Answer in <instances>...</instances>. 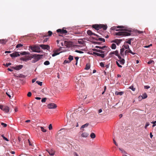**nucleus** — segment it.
<instances>
[{"label": "nucleus", "instance_id": "nucleus-1", "mask_svg": "<svg viewBox=\"0 0 156 156\" xmlns=\"http://www.w3.org/2000/svg\"><path fill=\"white\" fill-rule=\"evenodd\" d=\"M29 49L31 52L37 53L41 52L40 48L39 46L37 45L30 46Z\"/></svg>", "mask_w": 156, "mask_h": 156}, {"label": "nucleus", "instance_id": "nucleus-2", "mask_svg": "<svg viewBox=\"0 0 156 156\" xmlns=\"http://www.w3.org/2000/svg\"><path fill=\"white\" fill-rule=\"evenodd\" d=\"M42 56L43 55H42L34 54L32 55V56L31 57V58H34L35 59L36 61L34 62H35L40 59L42 57Z\"/></svg>", "mask_w": 156, "mask_h": 156}, {"label": "nucleus", "instance_id": "nucleus-3", "mask_svg": "<svg viewBox=\"0 0 156 156\" xmlns=\"http://www.w3.org/2000/svg\"><path fill=\"white\" fill-rule=\"evenodd\" d=\"M130 34L129 33L124 32H119L115 33V35L118 36H127L129 35Z\"/></svg>", "mask_w": 156, "mask_h": 156}, {"label": "nucleus", "instance_id": "nucleus-4", "mask_svg": "<svg viewBox=\"0 0 156 156\" xmlns=\"http://www.w3.org/2000/svg\"><path fill=\"white\" fill-rule=\"evenodd\" d=\"M57 107L56 105L54 103H50L47 105L48 108L49 109H55Z\"/></svg>", "mask_w": 156, "mask_h": 156}, {"label": "nucleus", "instance_id": "nucleus-5", "mask_svg": "<svg viewBox=\"0 0 156 156\" xmlns=\"http://www.w3.org/2000/svg\"><path fill=\"white\" fill-rule=\"evenodd\" d=\"M31 59V56H25L23 57H22L20 58V60L25 62H27L29 60Z\"/></svg>", "mask_w": 156, "mask_h": 156}, {"label": "nucleus", "instance_id": "nucleus-6", "mask_svg": "<svg viewBox=\"0 0 156 156\" xmlns=\"http://www.w3.org/2000/svg\"><path fill=\"white\" fill-rule=\"evenodd\" d=\"M39 47L44 50H49L50 49V47L48 45L40 44Z\"/></svg>", "mask_w": 156, "mask_h": 156}, {"label": "nucleus", "instance_id": "nucleus-7", "mask_svg": "<svg viewBox=\"0 0 156 156\" xmlns=\"http://www.w3.org/2000/svg\"><path fill=\"white\" fill-rule=\"evenodd\" d=\"M115 55L116 56H118L119 55V52L118 51L116 50L115 51H111L109 53V55H110V56L112 57L113 55Z\"/></svg>", "mask_w": 156, "mask_h": 156}, {"label": "nucleus", "instance_id": "nucleus-8", "mask_svg": "<svg viewBox=\"0 0 156 156\" xmlns=\"http://www.w3.org/2000/svg\"><path fill=\"white\" fill-rule=\"evenodd\" d=\"M82 81L81 80L79 79L77 81V86H79L80 87H81L82 88V87H85V85L83 83H81V82Z\"/></svg>", "mask_w": 156, "mask_h": 156}, {"label": "nucleus", "instance_id": "nucleus-9", "mask_svg": "<svg viewBox=\"0 0 156 156\" xmlns=\"http://www.w3.org/2000/svg\"><path fill=\"white\" fill-rule=\"evenodd\" d=\"M57 32L58 33H60L61 34H66L67 33V31L66 30L58 29L57 30Z\"/></svg>", "mask_w": 156, "mask_h": 156}, {"label": "nucleus", "instance_id": "nucleus-10", "mask_svg": "<svg viewBox=\"0 0 156 156\" xmlns=\"http://www.w3.org/2000/svg\"><path fill=\"white\" fill-rule=\"evenodd\" d=\"M10 55L12 57H16L20 56V55L19 52H16L11 54Z\"/></svg>", "mask_w": 156, "mask_h": 156}, {"label": "nucleus", "instance_id": "nucleus-11", "mask_svg": "<svg viewBox=\"0 0 156 156\" xmlns=\"http://www.w3.org/2000/svg\"><path fill=\"white\" fill-rule=\"evenodd\" d=\"M6 94L10 98H11V95H12V97H13V94H12V92L10 90H9V91H8L7 92H6Z\"/></svg>", "mask_w": 156, "mask_h": 156}, {"label": "nucleus", "instance_id": "nucleus-12", "mask_svg": "<svg viewBox=\"0 0 156 156\" xmlns=\"http://www.w3.org/2000/svg\"><path fill=\"white\" fill-rule=\"evenodd\" d=\"M128 53H129L131 54H132V55H135V53H134V52H133L130 49V48L129 49H127V50H126L125 51V55H126V54Z\"/></svg>", "mask_w": 156, "mask_h": 156}, {"label": "nucleus", "instance_id": "nucleus-13", "mask_svg": "<svg viewBox=\"0 0 156 156\" xmlns=\"http://www.w3.org/2000/svg\"><path fill=\"white\" fill-rule=\"evenodd\" d=\"M87 34L89 35H90V36H91L92 35H94L98 37H99V36L98 35L95 34H94V33H93L92 32V31L90 30H87Z\"/></svg>", "mask_w": 156, "mask_h": 156}, {"label": "nucleus", "instance_id": "nucleus-14", "mask_svg": "<svg viewBox=\"0 0 156 156\" xmlns=\"http://www.w3.org/2000/svg\"><path fill=\"white\" fill-rule=\"evenodd\" d=\"M23 66L22 65H19L16 66L15 67H13L12 68L16 70H19L23 68Z\"/></svg>", "mask_w": 156, "mask_h": 156}, {"label": "nucleus", "instance_id": "nucleus-15", "mask_svg": "<svg viewBox=\"0 0 156 156\" xmlns=\"http://www.w3.org/2000/svg\"><path fill=\"white\" fill-rule=\"evenodd\" d=\"M125 49H124V48H122L120 49V54L123 57H124V55H125Z\"/></svg>", "mask_w": 156, "mask_h": 156}, {"label": "nucleus", "instance_id": "nucleus-16", "mask_svg": "<svg viewBox=\"0 0 156 156\" xmlns=\"http://www.w3.org/2000/svg\"><path fill=\"white\" fill-rule=\"evenodd\" d=\"M2 110L6 113H8L9 110V108L7 106H4Z\"/></svg>", "mask_w": 156, "mask_h": 156}, {"label": "nucleus", "instance_id": "nucleus-17", "mask_svg": "<svg viewBox=\"0 0 156 156\" xmlns=\"http://www.w3.org/2000/svg\"><path fill=\"white\" fill-rule=\"evenodd\" d=\"M122 41V40L119 39H115L112 41V42L115 43L117 44V45H119Z\"/></svg>", "mask_w": 156, "mask_h": 156}, {"label": "nucleus", "instance_id": "nucleus-18", "mask_svg": "<svg viewBox=\"0 0 156 156\" xmlns=\"http://www.w3.org/2000/svg\"><path fill=\"white\" fill-rule=\"evenodd\" d=\"M48 152L49 153V154L51 155H54L55 154V151L52 149H50L47 150Z\"/></svg>", "mask_w": 156, "mask_h": 156}, {"label": "nucleus", "instance_id": "nucleus-19", "mask_svg": "<svg viewBox=\"0 0 156 156\" xmlns=\"http://www.w3.org/2000/svg\"><path fill=\"white\" fill-rule=\"evenodd\" d=\"M93 54L95 55H96L98 56L101 57L102 58H103L105 57V55L104 54H100L96 52H93Z\"/></svg>", "mask_w": 156, "mask_h": 156}, {"label": "nucleus", "instance_id": "nucleus-20", "mask_svg": "<svg viewBox=\"0 0 156 156\" xmlns=\"http://www.w3.org/2000/svg\"><path fill=\"white\" fill-rule=\"evenodd\" d=\"M93 27L95 28L97 30H99L100 29V24H95L93 25Z\"/></svg>", "mask_w": 156, "mask_h": 156}, {"label": "nucleus", "instance_id": "nucleus-21", "mask_svg": "<svg viewBox=\"0 0 156 156\" xmlns=\"http://www.w3.org/2000/svg\"><path fill=\"white\" fill-rule=\"evenodd\" d=\"M122 28V27L121 26H118V27H111V29L112 30H115L116 31H118L117 30L118 28Z\"/></svg>", "mask_w": 156, "mask_h": 156}, {"label": "nucleus", "instance_id": "nucleus-22", "mask_svg": "<svg viewBox=\"0 0 156 156\" xmlns=\"http://www.w3.org/2000/svg\"><path fill=\"white\" fill-rule=\"evenodd\" d=\"M107 28V26L106 25L104 24H100V29L102 28L104 30H106Z\"/></svg>", "mask_w": 156, "mask_h": 156}, {"label": "nucleus", "instance_id": "nucleus-23", "mask_svg": "<svg viewBox=\"0 0 156 156\" xmlns=\"http://www.w3.org/2000/svg\"><path fill=\"white\" fill-rule=\"evenodd\" d=\"M122 48H124L125 50L126 49H128L129 48V45L126 43H125L122 46Z\"/></svg>", "mask_w": 156, "mask_h": 156}, {"label": "nucleus", "instance_id": "nucleus-24", "mask_svg": "<svg viewBox=\"0 0 156 156\" xmlns=\"http://www.w3.org/2000/svg\"><path fill=\"white\" fill-rule=\"evenodd\" d=\"M7 42V40L5 39H1L0 40V43L3 44H6V43Z\"/></svg>", "mask_w": 156, "mask_h": 156}, {"label": "nucleus", "instance_id": "nucleus-25", "mask_svg": "<svg viewBox=\"0 0 156 156\" xmlns=\"http://www.w3.org/2000/svg\"><path fill=\"white\" fill-rule=\"evenodd\" d=\"M119 149L121 151V153L123 154H127V153L126 152L125 150H123V149H122L121 148H119Z\"/></svg>", "mask_w": 156, "mask_h": 156}, {"label": "nucleus", "instance_id": "nucleus-26", "mask_svg": "<svg viewBox=\"0 0 156 156\" xmlns=\"http://www.w3.org/2000/svg\"><path fill=\"white\" fill-rule=\"evenodd\" d=\"M123 92L122 91H121V92H118L117 91H116L115 92V94L116 95H122L123 94Z\"/></svg>", "mask_w": 156, "mask_h": 156}, {"label": "nucleus", "instance_id": "nucleus-27", "mask_svg": "<svg viewBox=\"0 0 156 156\" xmlns=\"http://www.w3.org/2000/svg\"><path fill=\"white\" fill-rule=\"evenodd\" d=\"M88 135V134L87 133H83L81 134V136L83 137H86Z\"/></svg>", "mask_w": 156, "mask_h": 156}, {"label": "nucleus", "instance_id": "nucleus-28", "mask_svg": "<svg viewBox=\"0 0 156 156\" xmlns=\"http://www.w3.org/2000/svg\"><path fill=\"white\" fill-rule=\"evenodd\" d=\"M20 54L22 55H29L30 54V53L28 52L23 51V52H22L20 53Z\"/></svg>", "mask_w": 156, "mask_h": 156}, {"label": "nucleus", "instance_id": "nucleus-29", "mask_svg": "<svg viewBox=\"0 0 156 156\" xmlns=\"http://www.w3.org/2000/svg\"><path fill=\"white\" fill-rule=\"evenodd\" d=\"M118 61L119 62L120 64L121 65H123L125 63V60L124 59L121 60H118Z\"/></svg>", "mask_w": 156, "mask_h": 156}, {"label": "nucleus", "instance_id": "nucleus-30", "mask_svg": "<svg viewBox=\"0 0 156 156\" xmlns=\"http://www.w3.org/2000/svg\"><path fill=\"white\" fill-rule=\"evenodd\" d=\"M90 137L91 138L94 139L96 135L94 133H92L90 135Z\"/></svg>", "mask_w": 156, "mask_h": 156}, {"label": "nucleus", "instance_id": "nucleus-31", "mask_svg": "<svg viewBox=\"0 0 156 156\" xmlns=\"http://www.w3.org/2000/svg\"><path fill=\"white\" fill-rule=\"evenodd\" d=\"M41 129V131H42L43 132H46L47 131V130L46 129H45L44 128V127H42V126H40V127H39Z\"/></svg>", "mask_w": 156, "mask_h": 156}, {"label": "nucleus", "instance_id": "nucleus-32", "mask_svg": "<svg viewBox=\"0 0 156 156\" xmlns=\"http://www.w3.org/2000/svg\"><path fill=\"white\" fill-rule=\"evenodd\" d=\"M89 125V124L88 123H87L85 124L82 125V126L81 127V128H84L85 127H87Z\"/></svg>", "mask_w": 156, "mask_h": 156}, {"label": "nucleus", "instance_id": "nucleus-33", "mask_svg": "<svg viewBox=\"0 0 156 156\" xmlns=\"http://www.w3.org/2000/svg\"><path fill=\"white\" fill-rule=\"evenodd\" d=\"M111 48L113 49H115L116 48V45L115 44H112L111 46Z\"/></svg>", "mask_w": 156, "mask_h": 156}, {"label": "nucleus", "instance_id": "nucleus-34", "mask_svg": "<svg viewBox=\"0 0 156 156\" xmlns=\"http://www.w3.org/2000/svg\"><path fill=\"white\" fill-rule=\"evenodd\" d=\"M93 50H94V51H96L97 52H100V53H103L104 52V51H103L102 50H99V49H94Z\"/></svg>", "mask_w": 156, "mask_h": 156}, {"label": "nucleus", "instance_id": "nucleus-35", "mask_svg": "<svg viewBox=\"0 0 156 156\" xmlns=\"http://www.w3.org/2000/svg\"><path fill=\"white\" fill-rule=\"evenodd\" d=\"M73 58V56H72L71 55H69L68 57V59L71 62V61H72Z\"/></svg>", "mask_w": 156, "mask_h": 156}, {"label": "nucleus", "instance_id": "nucleus-36", "mask_svg": "<svg viewBox=\"0 0 156 156\" xmlns=\"http://www.w3.org/2000/svg\"><path fill=\"white\" fill-rule=\"evenodd\" d=\"M142 96L144 99L146 98L147 97V95L146 93L143 94Z\"/></svg>", "mask_w": 156, "mask_h": 156}, {"label": "nucleus", "instance_id": "nucleus-37", "mask_svg": "<svg viewBox=\"0 0 156 156\" xmlns=\"http://www.w3.org/2000/svg\"><path fill=\"white\" fill-rule=\"evenodd\" d=\"M90 67V66L89 64H87L86 66L85 69L86 70H88Z\"/></svg>", "mask_w": 156, "mask_h": 156}, {"label": "nucleus", "instance_id": "nucleus-38", "mask_svg": "<svg viewBox=\"0 0 156 156\" xmlns=\"http://www.w3.org/2000/svg\"><path fill=\"white\" fill-rule=\"evenodd\" d=\"M98 40L104 42L105 41V39L102 38H98Z\"/></svg>", "mask_w": 156, "mask_h": 156}, {"label": "nucleus", "instance_id": "nucleus-39", "mask_svg": "<svg viewBox=\"0 0 156 156\" xmlns=\"http://www.w3.org/2000/svg\"><path fill=\"white\" fill-rule=\"evenodd\" d=\"M44 64L45 65H48L50 64V62L48 61H46L44 62Z\"/></svg>", "mask_w": 156, "mask_h": 156}, {"label": "nucleus", "instance_id": "nucleus-40", "mask_svg": "<svg viewBox=\"0 0 156 156\" xmlns=\"http://www.w3.org/2000/svg\"><path fill=\"white\" fill-rule=\"evenodd\" d=\"M23 44H17L16 46V48H19L22 47L23 46Z\"/></svg>", "mask_w": 156, "mask_h": 156}, {"label": "nucleus", "instance_id": "nucleus-41", "mask_svg": "<svg viewBox=\"0 0 156 156\" xmlns=\"http://www.w3.org/2000/svg\"><path fill=\"white\" fill-rule=\"evenodd\" d=\"M147 63L149 64H154V61L152 60H151L150 61H149Z\"/></svg>", "mask_w": 156, "mask_h": 156}, {"label": "nucleus", "instance_id": "nucleus-42", "mask_svg": "<svg viewBox=\"0 0 156 156\" xmlns=\"http://www.w3.org/2000/svg\"><path fill=\"white\" fill-rule=\"evenodd\" d=\"M36 83L38 84L39 85L41 86L42 85V82H41L39 81H36Z\"/></svg>", "mask_w": 156, "mask_h": 156}, {"label": "nucleus", "instance_id": "nucleus-43", "mask_svg": "<svg viewBox=\"0 0 156 156\" xmlns=\"http://www.w3.org/2000/svg\"><path fill=\"white\" fill-rule=\"evenodd\" d=\"M116 63L117 65L119 67L121 68L122 67V66L121 65H120V63L119 62H119L118 61H116Z\"/></svg>", "mask_w": 156, "mask_h": 156}, {"label": "nucleus", "instance_id": "nucleus-44", "mask_svg": "<svg viewBox=\"0 0 156 156\" xmlns=\"http://www.w3.org/2000/svg\"><path fill=\"white\" fill-rule=\"evenodd\" d=\"M129 89H131L133 91H134L135 90V88L133 86H131L129 87Z\"/></svg>", "mask_w": 156, "mask_h": 156}, {"label": "nucleus", "instance_id": "nucleus-45", "mask_svg": "<svg viewBox=\"0 0 156 156\" xmlns=\"http://www.w3.org/2000/svg\"><path fill=\"white\" fill-rule=\"evenodd\" d=\"M138 98L139 101H141L143 99H144L143 98V97H142V96L141 95H140V96H139L138 97Z\"/></svg>", "mask_w": 156, "mask_h": 156}, {"label": "nucleus", "instance_id": "nucleus-46", "mask_svg": "<svg viewBox=\"0 0 156 156\" xmlns=\"http://www.w3.org/2000/svg\"><path fill=\"white\" fill-rule=\"evenodd\" d=\"M46 99H47L46 98H43L41 100V102L42 103L46 101Z\"/></svg>", "mask_w": 156, "mask_h": 156}, {"label": "nucleus", "instance_id": "nucleus-47", "mask_svg": "<svg viewBox=\"0 0 156 156\" xmlns=\"http://www.w3.org/2000/svg\"><path fill=\"white\" fill-rule=\"evenodd\" d=\"M11 65V63H6L5 64H4V65L6 67H7Z\"/></svg>", "mask_w": 156, "mask_h": 156}, {"label": "nucleus", "instance_id": "nucleus-48", "mask_svg": "<svg viewBox=\"0 0 156 156\" xmlns=\"http://www.w3.org/2000/svg\"><path fill=\"white\" fill-rule=\"evenodd\" d=\"M48 129L50 130H51L52 129V127L51 124H50L48 126Z\"/></svg>", "mask_w": 156, "mask_h": 156}, {"label": "nucleus", "instance_id": "nucleus-49", "mask_svg": "<svg viewBox=\"0 0 156 156\" xmlns=\"http://www.w3.org/2000/svg\"><path fill=\"white\" fill-rule=\"evenodd\" d=\"M71 62L69 60H65L64 61L65 63H69Z\"/></svg>", "mask_w": 156, "mask_h": 156}, {"label": "nucleus", "instance_id": "nucleus-50", "mask_svg": "<svg viewBox=\"0 0 156 156\" xmlns=\"http://www.w3.org/2000/svg\"><path fill=\"white\" fill-rule=\"evenodd\" d=\"M100 65L102 67H104L105 66L104 64L102 62H101L100 64Z\"/></svg>", "mask_w": 156, "mask_h": 156}, {"label": "nucleus", "instance_id": "nucleus-51", "mask_svg": "<svg viewBox=\"0 0 156 156\" xmlns=\"http://www.w3.org/2000/svg\"><path fill=\"white\" fill-rule=\"evenodd\" d=\"M125 43H126V44L128 43V44H131V40H128L127 41L125 42Z\"/></svg>", "mask_w": 156, "mask_h": 156}, {"label": "nucleus", "instance_id": "nucleus-52", "mask_svg": "<svg viewBox=\"0 0 156 156\" xmlns=\"http://www.w3.org/2000/svg\"><path fill=\"white\" fill-rule=\"evenodd\" d=\"M1 124L4 127H6L7 126V125L5 123L3 122H2Z\"/></svg>", "mask_w": 156, "mask_h": 156}, {"label": "nucleus", "instance_id": "nucleus-53", "mask_svg": "<svg viewBox=\"0 0 156 156\" xmlns=\"http://www.w3.org/2000/svg\"><path fill=\"white\" fill-rule=\"evenodd\" d=\"M59 54L58 53H56L55 52H54V53L52 54V56L53 57H54V56H55L56 55H58Z\"/></svg>", "mask_w": 156, "mask_h": 156}, {"label": "nucleus", "instance_id": "nucleus-54", "mask_svg": "<svg viewBox=\"0 0 156 156\" xmlns=\"http://www.w3.org/2000/svg\"><path fill=\"white\" fill-rule=\"evenodd\" d=\"M75 51L76 52H77L79 53H83V51H79V50H76Z\"/></svg>", "mask_w": 156, "mask_h": 156}, {"label": "nucleus", "instance_id": "nucleus-55", "mask_svg": "<svg viewBox=\"0 0 156 156\" xmlns=\"http://www.w3.org/2000/svg\"><path fill=\"white\" fill-rule=\"evenodd\" d=\"M151 123L153 124V127L155 126L156 125V121L151 122Z\"/></svg>", "mask_w": 156, "mask_h": 156}, {"label": "nucleus", "instance_id": "nucleus-56", "mask_svg": "<svg viewBox=\"0 0 156 156\" xmlns=\"http://www.w3.org/2000/svg\"><path fill=\"white\" fill-rule=\"evenodd\" d=\"M48 36H51L52 34V32L50 31H49L48 32Z\"/></svg>", "mask_w": 156, "mask_h": 156}, {"label": "nucleus", "instance_id": "nucleus-57", "mask_svg": "<svg viewBox=\"0 0 156 156\" xmlns=\"http://www.w3.org/2000/svg\"><path fill=\"white\" fill-rule=\"evenodd\" d=\"M27 96L28 97H30L31 96V92H29L27 94Z\"/></svg>", "mask_w": 156, "mask_h": 156}, {"label": "nucleus", "instance_id": "nucleus-58", "mask_svg": "<svg viewBox=\"0 0 156 156\" xmlns=\"http://www.w3.org/2000/svg\"><path fill=\"white\" fill-rule=\"evenodd\" d=\"M144 88L145 89H147L150 88V87L149 86H145Z\"/></svg>", "mask_w": 156, "mask_h": 156}, {"label": "nucleus", "instance_id": "nucleus-59", "mask_svg": "<svg viewBox=\"0 0 156 156\" xmlns=\"http://www.w3.org/2000/svg\"><path fill=\"white\" fill-rule=\"evenodd\" d=\"M119 60H122L123 58H122V57L120 56L119 55L118 56H117Z\"/></svg>", "mask_w": 156, "mask_h": 156}, {"label": "nucleus", "instance_id": "nucleus-60", "mask_svg": "<svg viewBox=\"0 0 156 156\" xmlns=\"http://www.w3.org/2000/svg\"><path fill=\"white\" fill-rule=\"evenodd\" d=\"M78 42L79 44H83V41H78Z\"/></svg>", "mask_w": 156, "mask_h": 156}, {"label": "nucleus", "instance_id": "nucleus-61", "mask_svg": "<svg viewBox=\"0 0 156 156\" xmlns=\"http://www.w3.org/2000/svg\"><path fill=\"white\" fill-rule=\"evenodd\" d=\"M102 111V109H100L98 110V113H100Z\"/></svg>", "mask_w": 156, "mask_h": 156}, {"label": "nucleus", "instance_id": "nucleus-62", "mask_svg": "<svg viewBox=\"0 0 156 156\" xmlns=\"http://www.w3.org/2000/svg\"><path fill=\"white\" fill-rule=\"evenodd\" d=\"M4 106L0 105V109L2 110Z\"/></svg>", "mask_w": 156, "mask_h": 156}, {"label": "nucleus", "instance_id": "nucleus-63", "mask_svg": "<svg viewBox=\"0 0 156 156\" xmlns=\"http://www.w3.org/2000/svg\"><path fill=\"white\" fill-rule=\"evenodd\" d=\"M113 141L114 143L115 144L116 146H117L118 145V144L116 143L115 141L114 140V139H113Z\"/></svg>", "mask_w": 156, "mask_h": 156}, {"label": "nucleus", "instance_id": "nucleus-64", "mask_svg": "<svg viewBox=\"0 0 156 156\" xmlns=\"http://www.w3.org/2000/svg\"><path fill=\"white\" fill-rule=\"evenodd\" d=\"M74 156H79L78 154L76 152H74Z\"/></svg>", "mask_w": 156, "mask_h": 156}]
</instances>
